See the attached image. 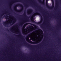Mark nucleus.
<instances>
[{"label": "nucleus", "mask_w": 61, "mask_h": 61, "mask_svg": "<svg viewBox=\"0 0 61 61\" xmlns=\"http://www.w3.org/2000/svg\"><path fill=\"white\" fill-rule=\"evenodd\" d=\"M43 32L41 30L36 31L29 36V37L34 41L40 42L43 37Z\"/></svg>", "instance_id": "obj_1"}, {"label": "nucleus", "mask_w": 61, "mask_h": 61, "mask_svg": "<svg viewBox=\"0 0 61 61\" xmlns=\"http://www.w3.org/2000/svg\"><path fill=\"white\" fill-rule=\"evenodd\" d=\"M30 12H31V11H29V12L30 13Z\"/></svg>", "instance_id": "obj_9"}, {"label": "nucleus", "mask_w": 61, "mask_h": 61, "mask_svg": "<svg viewBox=\"0 0 61 61\" xmlns=\"http://www.w3.org/2000/svg\"><path fill=\"white\" fill-rule=\"evenodd\" d=\"M37 15V13H35L33 15V16L31 17V20L32 21H34V19H33V17L35 16V15Z\"/></svg>", "instance_id": "obj_5"}, {"label": "nucleus", "mask_w": 61, "mask_h": 61, "mask_svg": "<svg viewBox=\"0 0 61 61\" xmlns=\"http://www.w3.org/2000/svg\"><path fill=\"white\" fill-rule=\"evenodd\" d=\"M45 0H43V3H44V1Z\"/></svg>", "instance_id": "obj_8"}, {"label": "nucleus", "mask_w": 61, "mask_h": 61, "mask_svg": "<svg viewBox=\"0 0 61 61\" xmlns=\"http://www.w3.org/2000/svg\"><path fill=\"white\" fill-rule=\"evenodd\" d=\"M13 20V18L12 17H10V19L9 20H8L6 21V23H7V24H8L9 23H11V22H12Z\"/></svg>", "instance_id": "obj_3"}, {"label": "nucleus", "mask_w": 61, "mask_h": 61, "mask_svg": "<svg viewBox=\"0 0 61 61\" xmlns=\"http://www.w3.org/2000/svg\"><path fill=\"white\" fill-rule=\"evenodd\" d=\"M14 30L17 33H18L19 32V30H18V28L17 27L14 29Z\"/></svg>", "instance_id": "obj_6"}, {"label": "nucleus", "mask_w": 61, "mask_h": 61, "mask_svg": "<svg viewBox=\"0 0 61 61\" xmlns=\"http://www.w3.org/2000/svg\"><path fill=\"white\" fill-rule=\"evenodd\" d=\"M52 3V4H53V5H54V1H53V0H51Z\"/></svg>", "instance_id": "obj_7"}, {"label": "nucleus", "mask_w": 61, "mask_h": 61, "mask_svg": "<svg viewBox=\"0 0 61 61\" xmlns=\"http://www.w3.org/2000/svg\"><path fill=\"white\" fill-rule=\"evenodd\" d=\"M26 40H27V41L28 42L30 43H31V44H33V42H32L31 41H29L28 37H27L26 38Z\"/></svg>", "instance_id": "obj_4"}, {"label": "nucleus", "mask_w": 61, "mask_h": 61, "mask_svg": "<svg viewBox=\"0 0 61 61\" xmlns=\"http://www.w3.org/2000/svg\"><path fill=\"white\" fill-rule=\"evenodd\" d=\"M46 0V2H47V0Z\"/></svg>", "instance_id": "obj_10"}, {"label": "nucleus", "mask_w": 61, "mask_h": 61, "mask_svg": "<svg viewBox=\"0 0 61 61\" xmlns=\"http://www.w3.org/2000/svg\"><path fill=\"white\" fill-rule=\"evenodd\" d=\"M33 30H34V28L33 27H32V29H31L29 31H27L26 29H24L23 28L22 30V32L24 34L26 35L27 33H29L31 31H33Z\"/></svg>", "instance_id": "obj_2"}]
</instances>
